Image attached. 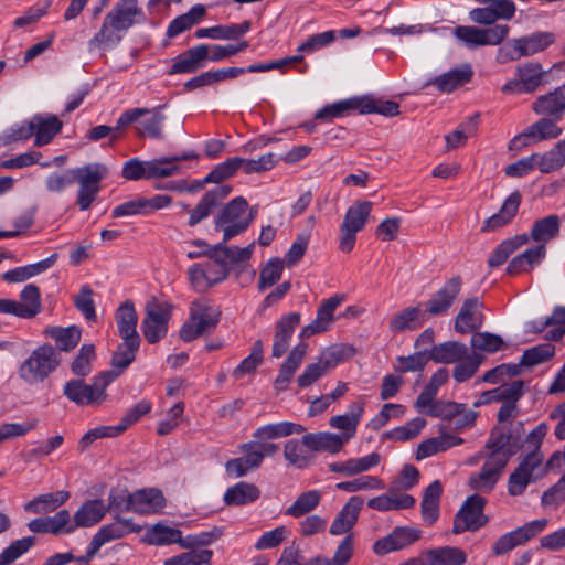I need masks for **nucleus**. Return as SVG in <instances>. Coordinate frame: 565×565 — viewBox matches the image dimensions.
Returning a JSON list of instances; mask_svg holds the SVG:
<instances>
[{
	"label": "nucleus",
	"mask_w": 565,
	"mask_h": 565,
	"mask_svg": "<svg viewBox=\"0 0 565 565\" xmlns=\"http://www.w3.org/2000/svg\"><path fill=\"white\" fill-rule=\"evenodd\" d=\"M520 447V434L505 433L502 428L492 430L486 444L490 454L479 473L470 477L471 488L479 491H491L509 459L516 454Z\"/></svg>",
	"instance_id": "1"
},
{
	"label": "nucleus",
	"mask_w": 565,
	"mask_h": 565,
	"mask_svg": "<svg viewBox=\"0 0 565 565\" xmlns=\"http://www.w3.org/2000/svg\"><path fill=\"white\" fill-rule=\"evenodd\" d=\"M143 18L137 0H120L105 15L99 31L89 40L88 50L117 45L121 41L120 32L127 31Z\"/></svg>",
	"instance_id": "2"
},
{
	"label": "nucleus",
	"mask_w": 565,
	"mask_h": 565,
	"mask_svg": "<svg viewBox=\"0 0 565 565\" xmlns=\"http://www.w3.org/2000/svg\"><path fill=\"white\" fill-rule=\"evenodd\" d=\"M163 107L127 109L117 119L115 129L122 130L129 125L138 122L135 128L138 137L161 140L164 138L163 126L167 119L161 113Z\"/></svg>",
	"instance_id": "3"
},
{
	"label": "nucleus",
	"mask_w": 565,
	"mask_h": 565,
	"mask_svg": "<svg viewBox=\"0 0 565 565\" xmlns=\"http://www.w3.org/2000/svg\"><path fill=\"white\" fill-rule=\"evenodd\" d=\"M565 166V139L558 141L552 149L544 153H533L529 157L519 159L508 164L504 172L511 178H521L527 175L534 169L542 173H551L562 169Z\"/></svg>",
	"instance_id": "4"
},
{
	"label": "nucleus",
	"mask_w": 565,
	"mask_h": 565,
	"mask_svg": "<svg viewBox=\"0 0 565 565\" xmlns=\"http://www.w3.org/2000/svg\"><path fill=\"white\" fill-rule=\"evenodd\" d=\"M119 376V372L105 371L93 379L92 384L83 380H71L65 383L64 395L76 405H100L106 398L107 386Z\"/></svg>",
	"instance_id": "5"
},
{
	"label": "nucleus",
	"mask_w": 565,
	"mask_h": 565,
	"mask_svg": "<svg viewBox=\"0 0 565 565\" xmlns=\"http://www.w3.org/2000/svg\"><path fill=\"white\" fill-rule=\"evenodd\" d=\"M60 359L56 350L50 344H43L32 351L30 356L19 366V377L29 385L43 382L58 366Z\"/></svg>",
	"instance_id": "6"
},
{
	"label": "nucleus",
	"mask_w": 565,
	"mask_h": 565,
	"mask_svg": "<svg viewBox=\"0 0 565 565\" xmlns=\"http://www.w3.org/2000/svg\"><path fill=\"white\" fill-rule=\"evenodd\" d=\"M221 310L205 300H195L190 307V317L181 327L180 338L190 342L201 335L211 333L217 326Z\"/></svg>",
	"instance_id": "7"
},
{
	"label": "nucleus",
	"mask_w": 565,
	"mask_h": 565,
	"mask_svg": "<svg viewBox=\"0 0 565 565\" xmlns=\"http://www.w3.org/2000/svg\"><path fill=\"white\" fill-rule=\"evenodd\" d=\"M107 174L108 168L103 163H88L75 168V181L78 183L76 204L81 211L92 206L102 189L100 182Z\"/></svg>",
	"instance_id": "8"
},
{
	"label": "nucleus",
	"mask_w": 565,
	"mask_h": 565,
	"mask_svg": "<svg viewBox=\"0 0 565 565\" xmlns=\"http://www.w3.org/2000/svg\"><path fill=\"white\" fill-rule=\"evenodd\" d=\"M373 203L356 201L345 212L340 225L339 249L350 253L356 241V233L362 231L371 215Z\"/></svg>",
	"instance_id": "9"
},
{
	"label": "nucleus",
	"mask_w": 565,
	"mask_h": 565,
	"mask_svg": "<svg viewBox=\"0 0 565 565\" xmlns=\"http://www.w3.org/2000/svg\"><path fill=\"white\" fill-rule=\"evenodd\" d=\"M172 309V305L159 301L156 297H152L146 302V315L141 321V329L145 339L149 343H157L166 337Z\"/></svg>",
	"instance_id": "10"
},
{
	"label": "nucleus",
	"mask_w": 565,
	"mask_h": 565,
	"mask_svg": "<svg viewBox=\"0 0 565 565\" xmlns=\"http://www.w3.org/2000/svg\"><path fill=\"white\" fill-rule=\"evenodd\" d=\"M247 207V201L238 196L222 209L215 220V226L223 231L224 242L230 241L248 228L253 222V215H246Z\"/></svg>",
	"instance_id": "11"
},
{
	"label": "nucleus",
	"mask_w": 565,
	"mask_h": 565,
	"mask_svg": "<svg viewBox=\"0 0 565 565\" xmlns=\"http://www.w3.org/2000/svg\"><path fill=\"white\" fill-rule=\"evenodd\" d=\"M545 475L543 454L541 451H529L509 477V494L513 497L521 495L531 482L540 480Z\"/></svg>",
	"instance_id": "12"
},
{
	"label": "nucleus",
	"mask_w": 565,
	"mask_h": 565,
	"mask_svg": "<svg viewBox=\"0 0 565 565\" xmlns=\"http://www.w3.org/2000/svg\"><path fill=\"white\" fill-rule=\"evenodd\" d=\"M556 121L557 120L546 116L536 120L509 141V150L519 151L524 147L558 138L563 130L557 126Z\"/></svg>",
	"instance_id": "13"
},
{
	"label": "nucleus",
	"mask_w": 565,
	"mask_h": 565,
	"mask_svg": "<svg viewBox=\"0 0 565 565\" xmlns=\"http://www.w3.org/2000/svg\"><path fill=\"white\" fill-rule=\"evenodd\" d=\"M348 348L343 344H333L324 349L317 362L308 364L300 376L297 379L299 387H308L333 370L343 361Z\"/></svg>",
	"instance_id": "14"
},
{
	"label": "nucleus",
	"mask_w": 565,
	"mask_h": 565,
	"mask_svg": "<svg viewBox=\"0 0 565 565\" xmlns=\"http://www.w3.org/2000/svg\"><path fill=\"white\" fill-rule=\"evenodd\" d=\"M484 505L486 499L479 494L468 497L455 515L452 533L475 532L484 526L488 523L483 513Z\"/></svg>",
	"instance_id": "15"
},
{
	"label": "nucleus",
	"mask_w": 565,
	"mask_h": 565,
	"mask_svg": "<svg viewBox=\"0 0 565 565\" xmlns=\"http://www.w3.org/2000/svg\"><path fill=\"white\" fill-rule=\"evenodd\" d=\"M547 523L548 521L545 518L537 519L501 535L492 545L493 555H504L516 546L525 544L527 541L542 533L547 526Z\"/></svg>",
	"instance_id": "16"
},
{
	"label": "nucleus",
	"mask_w": 565,
	"mask_h": 565,
	"mask_svg": "<svg viewBox=\"0 0 565 565\" xmlns=\"http://www.w3.org/2000/svg\"><path fill=\"white\" fill-rule=\"evenodd\" d=\"M509 31L510 28L505 24H494L487 29L457 26L454 35L468 47H477L500 44L508 36Z\"/></svg>",
	"instance_id": "17"
},
{
	"label": "nucleus",
	"mask_w": 565,
	"mask_h": 565,
	"mask_svg": "<svg viewBox=\"0 0 565 565\" xmlns=\"http://www.w3.org/2000/svg\"><path fill=\"white\" fill-rule=\"evenodd\" d=\"M462 289L460 276L447 279L444 285L424 303L427 316H445L458 299Z\"/></svg>",
	"instance_id": "18"
},
{
	"label": "nucleus",
	"mask_w": 565,
	"mask_h": 565,
	"mask_svg": "<svg viewBox=\"0 0 565 565\" xmlns=\"http://www.w3.org/2000/svg\"><path fill=\"white\" fill-rule=\"evenodd\" d=\"M171 202V196L167 194H157L149 199L139 196L136 198L135 200L127 201L120 205H117L111 211V215L115 218L138 214L146 215L169 206Z\"/></svg>",
	"instance_id": "19"
},
{
	"label": "nucleus",
	"mask_w": 565,
	"mask_h": 565,
	"mask_svg": "<svg viewBox=\"0 0 565 565\" xmlns=\"http://www.w3.org/2000/svg\"><path fill=\"white\" fill-rule=\"evenodd\" d=\"M422 531L415 527L401 526L388 535L375 541L373 552L376 555H385L402 550L419 540Z\"/></svg>",
	"instance_id": "20"
},
{
	"label": "nucleus",
	"mask_w": 565,
	"mask_h": 565,
	"mask_svg": "<svg viewBox=\"0 0 565 565\" xmlns=\"http://www.w3.org/2000/svg\"><path fill=\"white\" fill-rule=\"evenodd\" d=\"M481 308L482 303L478 297L465 299L454 321L455 331L467 334L481 328L483 324Z\"/></svg>",
	"instance_id": "21"
},
{
	"label": "nucleus",
	"mask_w": 565,
	"mask_h": 565,
	"mask_svg": "<svg viewBox=\"0 0 565 565\" xmlns=\"http://www.w3.org/2000/svg\"><path fill=\"white\" fill-rule=\"evenodd\" d=\"M343 299V296H333L324 299L317 310L316 319L302 328L300 338H310L311 335L329 330L334 321V311Z\"/></svg>",
	"instance_id": "22"
},
{
	"label": "nucleus",
	"mask_w": 565,
	"mask_h": 565,
	"mask_svg": "<svg viewBox=\"0 0 565 565\" xmlns=\"http://www.w3.org/2000/svg\"><path fill=\"white\" fill-rule=\"evenodd\" d=\"M473 76V68L470 63H463L436 76L426 83L425 86H435L440 93H452L459 87L468 84Z\"/></svg>",
	"instance_id": "23"
},
{
	"label": "nucleus",
	"mask_w": 565,
	"mask_h": 565,
	"mask_svg": "<svg viewBox=\"0 0 565 565\" xmlns=\"http://www.w3.org/2000/svg\"><path fill=\"white\" fill-rule=\"evenodd\" d=\"M364 500L362 497H351L332 521L329 529L330 534L334 536L350 534L359 520Z\"/></svg>",
	"instance_id": "24"
},
{
	"label": "nucleus",
	"mask_w": 565,
	"mask_h": 565,
	"mask_svg": "<svg viewBox=\"0 0 565 565\" xmlns=\"http://www.w3.org/2000/svg\"><path fill=\"white\" fill-rule=\"evenodd\" d=\"M364 406L365 403L362 399L354 401L349 405L345 414L335 415L330 418V427L341 430L342 434L339 436L343 439L344 444L354 437L358 425L364 414Z\"/></svg>",
	"instance_id": "25"
},
{
	"label": "nucleus",
	"mask_w": 565,
	"mask_h": 565,
	"mask_svg": "<svg viewBox=\"0 0 565 565\" xmlns=\"http://www.w3.org/2000/svg\"><path fill=\"white\" fill-rule=\"evenodd\" d=\"M535 114L559 120L565 113V84L539 96L532 105Z\"/></svg>",
	"instance_id": "26"
},
{
	"label": "nucleus",
	"mask_w": 565,
	"mask_h": 565,
	"mask_svg": "<svg viewBox=\"0 0 565 565\" xmlns=\"http://www.w3.org/2000/svg\"><path fill=\"white\" fill-rule=\"evenodd\" d=\"M521 193L512 192L503 202L500 211L484 220L481 232H494L508 225L516 215L521 204Z\"/></svg>",
	"instance_id": "27"
},
{
	"label": "nucleus",
	"mask_w": 565,
	"mask_h": 565,
	"mask_svg": "<svg viewBox=\"0 0 565 565\" xmlns=\"http://www.w3.org/2000/svg\"><path fill=\"white\" fill-rule=\"evenodd\" d=\"M299 323L300 313L298 312L287 313L277 321L273 343L274 358H281L286 353L290 338Z\"/></svg>",
	"instance_id": "28"
},
{
	"label": "nucleus",
	"mask_w": 565,
	"mask_h": 565,
	"mask_svg": "<svg viewBox=\"0 0 565 565\" xmlns=\"http://www.w3.org/2000/svg\"><path fill=\"white\" fill-rule=\"evenodd\" d=\"M231 186L226 184H220L214 189L207 191L198 205L191 211L189 225L194 226L202 220L206 218L212 209L218 204L220 201L225 199L231 193Z\"/></svg>",
	"instance_id": "29"
},
{
	"label": "nucleus",
	"mask_w": 565,
	"mask_h": 565,
	"mask_svg": "<svg viewBox=\"0 0 565 565\" xmlns=\"http://www.w3.org/2000/svg\"><path fill=\"white\" fill-rule=\"evenodd\" d=\"M419 303L415 307H407L397 312L390 321V330L393 333H401L407 330H416L427 320V313Z\"/></svg>",
	"instance_id": "30"
},
{
	"label": "nucleus",
	"mask_w": 565,
	"mask_h": 565,
	"mask_svg": "<svg viewBox=\"0 0 565 565\" xmlns=\"http://www.w3.org/2000/svg\"><path fill=\"white\" fill-rule=\"evenodd\" d=\"M33 126V135L35 136L34 146L42 147L51 142V140L62 130L63 124L54 115H34L31 118Z\"/></svg>",
	"instance_id": "31"
},
{
	"label": "nucleus",
	"mask_w": 565,
	"mask_h": 565,
	"mask_svg": "<svg viewBox=\"0 0 565 565\" xmlns=\"http://www.w3.org/2000/svg\"><path fill=\"white\" fill-rule=\"evenodd\" d=\"M139 530L140 527L136 526L131 519H116L113 523L102 526L93 536L92 542L100 550L103 545Z\"/></svg>",
	"instance_id": "32"
},
{
	"label": "nucleus",
	"mask_w": 565,
	"mask_h": 565,
	"mask_svg": "<svg viewBox=\"0 0 565 565\" xmlns=\"http://www.w3.org/2000/svg\"><path fill=\"white\" fill-rule=\"evenodd\" d=\"M115 321L122 340H141L137 332L138 315L131 300H126L117 308Z\"/></svg>",
	"instance_id": "33"
},
{
	"label": "nucleus",
	"mask_w": 565,
	"mask_h": 565,
	"mask_svg": "<svg viewBox=\"0 0 565 565\" xmlns=\"http://www.w3.org/2000/svg\"><path fill=\"white\" fill-rule=\"evenodd\" d=\"M186 256L190 259L199 258L201 256H207V260L203 266L207 279L211 281L212 286L225 280L230 274L228 266H226V262H223L217 253L214 249H204V250H189Z\"/></svg>",
	"instance_id": "34"
},
{
	"label": "nucleus",
	"mask_w": 565,
	"mask_h": 565,
	"mask_svg": "<svg viewBox=\"0 0 565 565\" xmlns=\"http://www.w3.org/2000/svg\"><path fill=\"white\" fill-rule=\"evenodd\" d=\"M210 47L206 44H200L179 55L172 64L169 74L193 73L198 71L203 60L209 57Z\"/></svg>",
	"instance_id": "35"
},
{
	"label": "nucleus",
	"mask_w": 565,
	"mask_h": 565,
	"mask_svg": "<svg viewBox=\"0 0 565 565\" xmlns=\"http://www.w3.org/2000/svg\"><path fill=\"white\" fill-rule=\"evenodd\" d=\"M130 503L132 504V512L148 514L161 510L164 505V499L161 491L150 488L131 493Z\"/></svg>",
	"instance_id": "36"
},
{
	"label": "nucleus",
	"mask_w": 565,
	"mask_h": 565,
	"mask_svg": "<svg viewBox=\"0 0 565 565\" xmlns=\"http://www.w3.org/2000/svg\"><path fill=\"white\" fill-rule=\"evenodd\" d=\"M307 343L301 342L297 344L289 353L286 361L282 363L279 374L275 380V388L277 391H285L288 387L295 372L300 366L307 351Z\"/></svg>",
	"instance_id": "37"
},
{
	"label": "nucleus",
	"mask_w": 565,
	"mask_h": 565,
	"mask_svg": "<svg viewBox=\"0 0 565 565\" xmlns=\"http://www.w3.org/2000/svg\"><path fill=\"white\" fill-rule=\"evenodd\" d=\"M70 497V492L65 490L43 493L25 503L24 511L33 514H46L62 507Z\"/></svg>",
	"instance_id": "38"
},
{
	"label": "nucleus",
	"mask_w": 565,
	"mask_h": 565,
	"mask_svg": "<svg viewBox=\"0 0 565 565\" xmlns=\"http://www.w3.org/2000/svg\"><path fill=\"white\" fill-rule=\"evenodd\" d=\"M302 444L310 451L338 454L344 446L343 439L329 431L309 433L302 436Z\"/></svg>",
	"instance_id": "39"
},
{
	"label": "nucleus",
	"mask_w": 565,
	"mask_h": 565,
	"mask_svg": "<svg viewBox=\"0 0 565 565\" xmlns=\"http://www.w3.org/2000/svg\"><path fill=\"white\" fill-rule=\"evenodd\" d=\"M469 349L466 344L458 341H447L434 345L429 352V358L436 363L452 364L466 359Z\"/></svg>",
	"instance_id": "40"
},
{
	"label": "nucleus",
	"mask_w": 565,
	"mask_h": 565,
	"mask_svg": "<svg viewBox=\"0 0 565 565\" xmlns=\"http://www.w3.org/2000/svg\"><path fill=\"white\" fill-rule=\"evenodd\" d=\"M306 428L296 423L291 422H280L276 424H267L258 427L253 433V438L255 443H267V440L282 438L290 436L292 434L299 435L302 434Z\"/></svg>",
	"instance_id": "41"
},
{
	"label": "nucleus",
	"mask_w": 565,
	"mask_h": 565,
	"mask_svg": "<svg viewBox=\"0 0 565 565\" xmlns=\"http://www.w3.org/2000/svg\"><path fill=\"white\" fill-rule=\"evenodd\" d=\"M306 428L296 423L291 422H280L276 424H267L258 427L253 433V438L255 443H267V440L282 438L290 436L292 434L299 435L302 434Z\"/></svg>",
	"instance_id": "42"
},
{
	"label": "nucleus",
	"mask_w": 565,
	"mask_h": 565,
	"mask_svg": "<svg viewBox=\"0 0 565 565\" xmlns=\"http://www.w3.org/2000/svg\"><path fill=\"white\" fill-rule=\"evenodd\" d=\"M107 512V507L99 499L85 501L74 513L73 520L77 527H90L100 522Z\"/></svg>",
	"instance_id": "43"
},
{
	"label": "nucleus",
	"mask_w": 565,
	"mask_h": 565,
	"mask_svg": "<svg viewBox=\"0 0 565 565\" xmlns=\"http://www.w3.org/2000/svg\"><path fill=\"white\" fill-rule=\"evenodd\" d=\"M561 220L558 215L551 214L543 218L536 220L530 231L529 241L532 239L537 244L546 246L548 242L559 235Z\"/></svg>",
	"instance_id": "44"
},
{
	"label": "nucleus",
	"mask_w": 565,
	"mask_h": 565,
	"mask_svg": "<svg viewBox=\"0 0 565 565\" xmlns=\"http://www.w3.org/2000/svg\"><path fill=\"white\" fill-rule=\"evenodd\" d=\"M56 260L57 254H52L51 256L41 262L8 270L2 275V278L7 282L11 284L23 282L30 279L31 277H34L46 271L56 263Z\"/></svg>",
	"instance_id": "45"
},
{
	"label": "nucleus",
	"mask_w": 565,
	"mask_h": 565,
	"mask_svg": "<svg viewBox=\"0 0 565 565\" xmlns=\"http://www.w3.org/2000/svg\"><path fill=\"white\" fill-rule=\"evenodd\" d=\"M250 28V21H244L239 24L215 25L198 29L195 31V36L198 39L210 38L214 40H237L247 33Z\"/></svg>",
	"instance_id": "46"
},
{
	"label": "nucleus",
	"mask_w": 565,
	"mask_h": 565,
	"mask_svg": "<svg viewBox=\"0 0 565 565\" xmlns=\"http://www.w3.org/2000/svg\"><path fill=\"white\" fill-rule=\"evenodd\" d=\"M426 565H463L467 562L465 551L455 546H441L424 553Z\"/></svg>",
	"instance_id": "47"
},
{
	"label": "nucleus",
	"mask_w": 565,
	"mask_h": 565,
	"mask_svg": "<svg viewBox=\"0 0 565 565\" xmlns=\"http://www.w3.org/2000/svg\"><path fill=\"white\" fill-rule=\"evenodd\" d=\"M259 497L260 490L255 484L241 481L226 490L223 500L227 505H246Z\"/></svg>",
	"instance_id": "48"
},
{
	"label": "nucleus",
	"mask_w": 565,
	"mask_h": 565,
	"mask_svg": "<svg viewBox=\"0 0 565 565\" xmlns=\"http://www.w3.org/2000/svg\"><path fill=\"white\" fill-rule=\"evenodd\" d=\"M206 14V9L203 4L193 6L190 11L173 19L168 29L167 36L169 39L175 38L182 32L189 30L198 24Z\"/></svg>",
	"instance_id": "49"
},
{
	"label": "nucleus",
	"mask_w": 565,
	"mask_h": 565,
	"mask_svg": "<svg viewBox=\"0 0 565 565\" xmlns=\"http://www.w3.org/2000/svg\"><path fill=\"white\" fill-rule=\"evenodd\" d=\"M44 334L55 340L56 347L65 352L73 350L81 340V329L76 326L67 328L47 327L44 330Z\"/></svg>",
	"instance_id": "50"
},
{
	"label": "nucleus",
	"mask_w": 565,
	"mask_h": 565,
	"mask_svg": "<svg viewBox=\"0 0 565 565\" xmlns=\"http://www.w3.org/2000/svg\"><path fill=\"white\" fill-rule=\"evenodd\" d=\"M529 242L526 234H519L502 241L488 258V266L491 268L502 265L511 254Z\"/></svg>",
	"instance_id": "51"
},
{
	"label": "nucleus",
	"mask_w": 565,
	"mask_h": 565,
	"mask_svg": "<svg viewBox=\"0 0 565 565\" xmlns=\"http://www.w3.org/2000/svg\"><path fill=\"white\" fill-rule=\"evenodd\" d=\"M322 494L319 490H309L297 497L292 504L285 510V515L295 519L307 515L312 512L321 501Z\"/></svg>",
	"instance_id": "52"
},
{
	"label": "nucleus",
	"mask_w": 565,
	"mask_h": 565,
	"mask_svg": "<svg viewBox=\"0 0 565 565\" xmlns=\"http://www.w3.org/2000/svg\"><path fill=\"white\" fill-rule=\"evenodd\" d=\"M553 41V34L551 33H533L530 36L514 40V49L519 53L518 57L527 56L543 51Z\"/></svg>",
	"instance_id": "53"
},
{
	"label": "nucleus",
	"mask_w": 565,
	"mask_h": 565,
	"mask_svg": "<svg viewBox=\"0 0 565 565\" xmlns=\"http://www.w3.org/2000/svg\"><path fill=\"white\" fill-rule=\"evenodd\" d=\"M20 299L21 302H18L20 318L31 319L41 311V295L35 285H26L20 294Z\"/></svg>",
	"instance_id": "54"
},
{
	"label": "nucleus",
	"mask_w": 565,
	"mask_h": 565,
	"mask_svg": "<svg viewBox=\"0 0 565 565\" xmlns=\"http://www.w3.org/2000/svg\"><path fill=\"white\" fill-rule=\"evenodd\" d=\"M140 342L141 340L132 338L131 340H122V342L117 347V350L114 352L111 358V366L116 369L114 370L115 372H119V375L136 359Z\"/></svg>",
	"instance_id": "55"
},
{
	"label": "nucleus",
	"mask_w": 565,
	"mask_h": 565,
	"mask_svg": "<svg viewBox=\"0 0 565 565\" xmlns=\"http://www.w3.org/2000/svg\"><path fill=\"white\" fill-rule=\"evenodd\" d=\"M359 113L380 114L386 117H394L399 114V105L393 100H381L372 97H359Z\"/></svg>",
	"instance_id": "56"
},
{
	"label": "nucleus",
	"mask_w": 565,
	"mask_h": 565,
	"mask_svg": "<svg viewBox=\"0 0 565 565\" xmlns=\"http://www.w3.org/2000/svg\"><path fill=\"white\" fill-rule=\"evenodd\" d=\"M284 457L289 465L298 469H303L312 461L313 456L309 454V449L302 444V440H288L284 446Z\"/></svg>",
	"instance_id": "57"
},
{
	"label": "nucleus",
	"mask_w": 565,
	"mask_h": 565,
	"mask_svg": "<svg viewBox=\"0 0 565 565\" xmlns=\"http://www.w3.org/2000/svg\"><path fill=\"white\" fill-rule=\"evenodd\" d=\"M479 114H475L461 122L457 129L445 137L448 149L458 148L465 145L467 138L477 132Z\"/></svg>",
	"instance_id": "58"
},
{
	"label": "nucleus",
	"mask_w": 565,
	"mask_h": 565,
	"mask_svg": "<svg viewBox=\"0 0 565 565\" xmlns=\"http://www.w3.org/2000/svg\"><path fill=\"white\" fill-rule=\"evenodd\" d=\"M217 256L221 257L223 262H226V266L230 264H242L249 260L254 249V243L250 245L239 248L237 246H226L223 243H218L213 246Z\"/></svg>",
	"instance_id": "59"
},
{
	"label": "nucleus",
	"mask_w": 565,
	"mask_h": 565,
	"mask_svg": "<svg viewBox=\"0 0 565 565\" xmlns=\"http://www.w3.org/2000/svg\"><path fill=\"white\" fill-rule=\"evenodd\" d=\"M542 66L537 63H526L516 70L525 93L534 92L541 84L544 76Z\"/></svg>",
	"instance_id": "60"
},
{
	"label": "nucleus",
	"mask_w": 565,
	"mask_h": 565,
	"mask_svg": "<svg viewBox=\"0 0 565 565\" xmlns=\"http://www.w3.org/2000/svg\"><path fill=\"white\" fill-rule=\"evenodd\" d=\"M555 354V347L542 343L525 350L521 356L520 365L534 366L548 361Z\"/></svg>",
	"instance_id": "61"
},
{
	"label": "nucleus",
	"mask_w": 565,
	"mask_h": 565,
	"mask_svg": "<svg viewBox=\"0 0 565 565\" xmlns=\"http://www.w3.org/2000/svg\"><path fill=\"white\" fill-rule=\"evenodd\" d=\"M212 555L211 550H191L167 558L163 565H210Z\"/></svg>",
	"instance_id": "62"
},
{
	"label": "nucleus",
	"mask_w": 565,
	"mask_h": 565,
	"mask_svg": "<svg viewBox=\"0 0 565 565\" xmlns=\"http://www.w3.org/2000/svg\"><path fill=\"white\" fill-rule=\"evenodd\" d=\"M179 171V158L163 157L148 161V175L151 179L171 177Z\"/></svg>",
	"instance_id": "63"
},
{
	"label": "nucleus",
	"mask_w": 565,
	"mask_h": 565,
	"mask_svg": "<svg viewBox=\"0 0 565 565\" xmlns=\"http://www.w3.org/2000/svg\"><path fill=\"white\" fill-rule=\"evenodd\" d=\"M470 345L476 351L495 353L503 348L504 342L498 334L490 332H475L470 339Z\"/></svg>",
	"instance_id": "64"
}]
</instances>
